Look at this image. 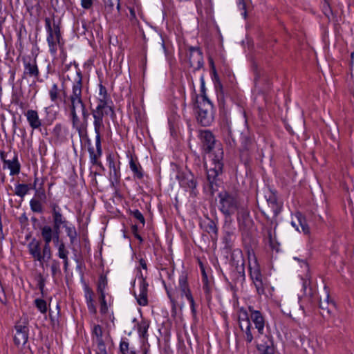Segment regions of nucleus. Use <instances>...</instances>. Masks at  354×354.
<instances>
[{"label": "nucleus", "mask_w": 354, "mask_h": 354, "mask_svg": "<svg viewBox=\"0 0 354 354\" xmlns=\"http://www.w3.org/2000/svg\"><path fill=\"white\" fill-rule=\"evenodd\" d=\"M48 93L53 102L56 103L59 98L62 99L64 105L69 111L73 127L80 133L83 124L78 114H82L84 123H86L89 116L82 100V77L81 73L77 72V78L73 83L72 90L69 94H67L64 90H60L57 84L52 85Z\"/></svg>", "instance_id": "1"}, {"label": "nucleus", "mask_w": 354, "mask_h": 354, "mask_svg": "<svg viewBox=\"0 0 354 354\" xmlns=\"http://www.w3.org/2000/svg\"><path fill=\"white\" fill-rule=\"evenodd\" d=\"M258 205L268 219H270V216L276 217L280 212L281 207L277 202L275 192L270 189L264 191L263 196H259Z\"/></svg>", "instance_id": "2"}, {"label": "nucleus", "mask_w": 354, "mask_h": 354, "mask_svg": "<svg viewBox=\"0 0 354 354\" xmlns=\"http://www.w3.org/2000/svg\"><path fill=\"white\" fill-rule=\"evenodd\" d=\"M167 294L174 306L178 305V299L179 297H183L185 296L190 303L192 314L194 315H196V309L195 301L189 288L187 277L185 274H182L179 277L178 285L176 288V290L172 292L167 291Z\"/></svg>", "instance_id": "3"}, {"label": "nucleus", "mask_w": 354, "mask_h": 354, "mask_svg": "<svg viewBox=\"0 0 354 354\" xmlns=\"http://www.w3.org/2000/svg\"><path fill=\"white\" fill-rule=\"evenodd\" d=\"M218 198L219 209L226 216H230L236 212L245 211L241 206L236 193L223 191L219 193Z\"/></svg>", "instance_id": "4"}, {"label": "nucleus", "mask_w": 354, "mask_h": 354, "mask_svg": "<svg viewBox=\"0 0 354 354\" xmlns=\"http://www.w3.org/2000/svg\"><path fill=\"white\" fill-rule=\"evenodd\" d=\"M197 120L203 126H209L214 120L213 105L207 96L196 97Z\"/></svg>", "instance_id": "5"}, {"label": "nucleus", "mask_w": 354, "mask_h": 354, "mask_svg": "<svg viewBox=\"0 0 354 354\" xmlns=\"http://www.w3.org/2000/svg\"><path fill=\"white\" fill-rule=\"evenodd\" d=\"M45 26L48 34L46 40L49 47V51L53 55H55L58 48H62L63 46L60 28L55 23L51 25L49 18H46Z\"/></svg>", "instance_id": "6"}, {"label": "nucleus", "mask_w": 354, "mask_h": 354, "mask_svg": "<svg viewBox=\"0 0 354 354\" xmlns=\"http://www.w3.org/2000/svg\"><path fill=\"white\" fill-rule=\"evenodd\" d=\"M223 150L218 148L214 153L211 154V156H213L212 160L214 167H207V178L212 189H213V184L216 181V177L222 171L223 163L221 162V160L223 158Z\"/></svg>", "instance_id": "7"}, {"label": "nucleus", "mask_w": 354, "mask_h": 354, "mask_svg": "<svg viewBox=\"0 0 354 354\" xmlns=\"http://www.w3.org/2000/svg\"><path fill=\"white\" fill-rule=\"evenodd\" d=\"M28 249L29 254L34 260L38 261L41 265L51 259L52 250H49V254H46L44 252V245L41 249V242L39 240L35 239H32L28 245Z\"/></svg>", "instance_id": "8"}, {"label": "nucleus", "mask_w": 354, "mask_h": 354, "mask_svg": "<svg viewBox=\"0 0 354 354\" xmlns=\"http://www.w3.org/2000/svg\"><path fill=\"white\" fill-rule=\"evenodd\" d=\"M41 235L44 241V252L46 254H49V250H51L50 243L53 241L57 244L59 241V233L58 230H55L54 227L49 225H44L41 227Z\"/></svg>", "instance_id": "9"}, {"label": "nucleus", "mask_w": 354, "mask_h": 354, "mask_svg": "<svg viewBox=\"0 0 354 354\" xmlns=\"http://www.w3.org/2000/svg\"><path fill=\"white\" fill-rule=\"evenodd\" d=\"M92 115L93 118V126L95 133V138H101V132L104 129L105 127L103 122L104 116L111 113L109 109L96 106L92 110Z\"/></svg>", "instance_id": "10"}, {"label": "nucleus", "mask_w": 354, "mask_h": 354, "mask_svg": "<svg viewBox=\"0 0 354 354\" xmlns=\"http://www.w3.org/2000/svg\"><path fill=\"white\" fill-rule=\"evenodd\" d=\"M15 328V344L18 347L24 346L28 339V328L27 324L26 323L19 322L16 324Z\"/></svg>", "instance_id": "11"}, {"label": "nucleus", "mask_w": 354, "mask_h": 354, "mask_svg": "<svg viewBox=\"0 0 354 354\" xmlns=\"http://www.w3.org/2000/svg\"><path fill=\"white\" fill-rule=\"evenodd\" d=\"M199 138L202 143L203 149L208 153H212L216 145V140L213 133L209 130L201 131Z\"/></svg>", "instance_id": "12"}, {"label": "nucleus", "mask_w": 354, "mask_h": 354, "mask_svg": "<svg viewBox=\"0 0 354 354\" xmlns=\"http://www.w3.org/2000/svg\"><path fill=\"white\" fill-rule=\"evenodd\" d=\"M256 343L258 351L262 354H273L274 348L272 342L267 335H257Z\"/></svg>", "instance_id": "13"}, {"label": "nucleus", "mask_w": 354, "mask_h": 354, "mask_svg": "<svg viewBox=\"0 0 354 354\" xmlns=\"http://www.w3.org/2000/svg\"><path fill=\"white\" fill-rule=\"evenodd\" d=\"M111 100L107 95V91L105 86L102 84L99 85V95L97 97V106H101V108H105L109 109L111 115L114 114L113 109L110 104Z\"/></svg>", "instance_id": "14"}, {"label": "nucleus", "mask_w": 354, "mask_h": 354, "mask_svg": "<svg viewBox=\"0 0 354 354\" xmlns=\"http://www.w3.org/2000/svg\"><path fill=\"white\" fill-rule=\"evenodd\" d=\"M147 286L148 284L143 279L142 274H141V277L140 279L139 293L138 295L135 293V297L137 299V301L138 304L140 306H147L148 304Z\"/></svg>", "instance_id": "15"}, {"label": "nucleus", "mask_w": 354, "mask_h": 354, "mask_svg": "<svg viewBox=\"0 0 354 354\" xmlns=\"http://www.w3.org/2000/svg\"><path fill=\"white\" fill-rule=\"evenodd\" d=\"M249 310L251 313V319L258 331L257 335H263L265 323L261 313L258 310H254L251 307H249Z\"/></svg>", "instance_id": "16"}, {"label": "nucleus", "mask_w": 354, "mask_h": 354, "mask_svg": "<svg viewBox=\"0 0 354 354\" xmlns=\"http://www.w3.org/2000/svg\"><path fill=\"white\" fill-rule=\"evenodd\" d=\"M291 225L299 232H301L299 228V227H301V232L306 235L310 234V227L306 223V218L301 213L295 214V220L291 221Z\"/></svg>", "instance_id": "17"}, {"label": "nucleus", "mask_w": 354, "mask_h": 354, "mask_svg": "<svg viewBox=\"0 0 354 354\" xmlns=\"http://www.w3.org/2000/svg\"><path fill=\"white\" fill-rule=\"evenodd\" d=\"M88 152L91 162L93 165H100L99 159L102 154L101 138H95V149L89 147Z\"/></svg>", "instance_id": "18"}, {"label": "nucleus", "mask_w": 354, "mask_h": 354, "mask_svg": "<svg viewBox=\"0 0 354 354\" xmlns=\"http://www.w3.org/2000/svg\"><path fill=\"white\" fill-rule=\"evenodd\" d=\"M189 59L192 66L196 68H200L203 66V59L200 50L197 48L191 49Z\"/></svg>", "instance_id": "19"}, {"label": "nucleus", "mask_w": 354, "mask_h": 354, "mask_svg": "<svg viewBox=\"0 0 354 354\" xmlns=\"http://www.w3.org/2000/svg\"><path fill=\"white\" fill-rule=\"evenodd\" d=\"M29 125L33 129H39L41 126V121L39 118L37 111L35 110H28L25 113Z\"/></svg>", "instance_id": "20"}, {"label": "nucleus", "mask_w": 354, "mask_h": 354, "mask_svg": "<svg viewBox=\"0 0 354 354\" xmlns=\"http://www.w3.org/2000/svg\"><path fill=\"white\" fill-rule=\"evenodd\" d=\"M333 306H334V304L331 300H330L329 292L326 286H324V294L322 296H320L319 299V307L322 310H326L328 313H330V307Z\"/></svg>", "instance_id": "21"}, {"label": "nucleus", "mask_w": 354, "mask_h": 354, "mask_svg": "<svg viewBox=\"0 0 354 354\" xmlns=\"http://www.w3.org/2000/svg\"><path fill=\"white\" fill-rule=\"evenodd\" d=\"M24 74L30 77H38L39 70L35 60L24 61Z\"/></svg>", "instance_id": "22"}, {"label": "nucleus", "mask_w": 354, "mask_h": 354, "mask_svg": "<svg viewBox=\"0 0 354 354\" xmlns=\"http://www.w3.org/2000/svg\"><path fill=\"white\" fill-rule=\"evenodd\" d=\"M202 225H203L204 230L207 233L211 234V237L212 239L217 238L218 228H217L216 223L213 220L207 218L206 220L203 221Z\"/></svg>", "instance_id": "23"}, {"label": "nucleus", "mask_w": 354, "mask_h": 354, "mask_svg": "<svg viewBox=\"0 0 354 354\" xmlns=\"http://www.w3.org/2000/svg\"><path fill=\"white\" fill-rule=\"evenodd\" d=\"M37 178L35 180L33 185L19 184L15 187V193L17 196L23 198L31 189H35Z\"/></svg>", "instance_id": "24"}, {"label": "nucleus", "mask_w": 354, "mask_h": 354, "mask_svg": "<svg viewBox=\"0 0 354 354\" xmlns=\"http://www.w3.org/2000/svg\"><path fill=\"white\" fill-rule=\"evenodd\" d=\"M53 227L55 229V230H58L60 232V227L62 226L64 227V225H67L66 221L65 220L62 214L59 212L56 211L55 209H53Z\"/></svg>", "instance_id": "25"}, {"label": "nucleus", "mask_w": 354, "mask_h": 354, "mask_svg": "<svg viewBox=\"0 0 354 354\" xmlns=\"http://www.w3.org/2000/svg\"><path fill=\"white\" fill-rule=\"evenodd\" d=\"M4 164L10 169V174L11 176H15L19 173L20 164L18 161V158H17V155H15L13 157L12 160H8Z\"/></svg>", "instance_id": "26"}, {"label": "nucleus", "mask_w": 354, "mask_h": 354, "mask_svg": "<svg viewBox=\"0 0 354 354\" xmlns=\"http://www.w3.org/2000/svg\"><path fill=\"white\" fill-rule=\"evenodd\" d=\"M249 270H250V277H251L252 281L263 279L261 273L260 272L259 267L257 265L256 261H254L253 265H252L250 263Z\"/></svg>", "instance_id": "27"}, {"label": "nucleus", "mask_w": 354, "mask_h": 354, "mask_svg": "<svg viewBox=\"0 0 354 354\" xmlns=\"http://www.w3.org/2000/svg\"><path fill=\"white\" fill-rule=\"evenodd\" d=\"M238 321L239 326L250 323L248 312L243 308H241L238 311Z\"/></svg>", "instance_id": "28"}, {"label": "nucleus", "mask_w": 354, "mask_h": 354, "mask_svg": "<svg viewBox=\"0 0 354 354\" xmlns=\"http://www.w3.org/2000/svg\"><path fill=\"white\" fill-rule=\"evenodd\" d=\"M149 327V322L146 320H142L138 326V333L140 337L147 339L148 335H147V330Z\"/></svg>", "instance_id": "29"}, {"label": "nucleus", "mask_w": 354, "mask_h": 354, "mask_svg": "<svg viewBox=\"0 0 354 354\" xmlns=\"http://www.w3.org/2000/svg\"><path fill=\"white\" fill-rule=\"evenodd\" d=\"M241 330L245 333V339L248 343H251L254 339L253 335L251 332V324H247V325H242L239 326Z\"/></svg>", "instance_id": "30"}, {"label": "nucleus", "mask_w": 354, "mask_h": 354, "mask_svg": "<svg viewBox=\"0 0 354 354\" xmlns=\"http://www.w3.org/2000/svg\"><path fill=\"white\" fill-rule=\"evenodd\" d=\"M67 236L70 239L71 244H73L77 240V232L74 226L73 225H64Z\"/></svg>", "instance_id": "31"}, {"label": "nucleus", "mask_w": 354, "mask_h": 354, "mask_svg": "<svg viewBox=\"0 0 354 354\" xmlns=\"http://www.w3.org/2000/svg\"><path fill=\"white\" fill-rule=\"evenodd\" d=\"M130 168L131 171L134 173V174L138 178H142L143 176V174L141 171V167L140 165L137 163L133 159H131L129 162Z\"/></svg>", "instance_id": "32"}, {"label": "nucleus", "mask_w": 354, "mask_h": 354, "mask_svg": "<svg viewBox=\"0 0 354 354\" xmlns=\"http://www.w3.org/2000/svg\"><path fill=\"white\" fill-rule=\"evenodd\" d=\"M107 286V279L104 276L101 275L97 283V292L100 295H105V289Z\"/></svg>", "instance_id": "33"}, {"label": "nucleus", "mask_w": 354, "mask_h": 354, "mask_svg": "<svg viewBox=\"0 0 354 354\" xmlns=\"http://www.w3.org/2000/svg\"><path fill=\"white\" fill-rule=\"evenodd\" d=\"M243 145H244L243 149L241 151V158H244L245 152L253 149V148L254 147V144L252 141V139L250 138H247V137H245L244 139Z\"/></svg>", "instance_id": "34"}, {"label": "nucleus", "mask_w": 354, "mask_h": 354, "mask_svg": "<svg viewBox=\"0 0 354 354\" xmlns=\"http://www.w3.org/2000/svg\"><path fill=\"white\" fill-rule=\"evenodd\" d=\"M30 208L32 212L41 213L43 211V207L41 202L35 198H32L30 201Z\"/></svg>", "instance_id": "35"}, {"label": "nucleus", "mask_w": 354, "mask_h": 354, "mask_svg": "<svg viewBox=\"0 0 354 354\" xmlns=\"http://www.w3.org/2000/svg\"><path fill=\"white\" fill-rule=\"evenodd\" d=\"M180 183L183 187H187L192 189L196 186V183L192 176L190 178L187 177V178L182 180Z\"/></svg>", "instance_id": "36"}, {"label": "nucleus", "mask_w": 354, "mask_h": 354, "mask_svg": "<svg viewBox=\"0 0 354 354\" xmlns=\"http://www.w3.org/2000/svg\"><path fill=\"white\" fill-rule=\"evenodd\" d=\"M35 304L41 313H46L47 311V304L45 300L42 299H36Z\"/></svg>", "instance_id": "37"}, {"label": "nucleus", "mask_w": 354, "mask_h": 354, "mask_svg": "<svg viewBox=\"0 0 354 354\" xmlns=\"http://www.w3.org/2000/svg\"><path fill=\"white\" fill-rule=\"evenodd\" d=\"M253 283L255 286L257 292L259 295L264 294L266 284L263 282V279L254 281Z\"/></svg>", "instance_id": "38"}, {"label": "nucleus", "mask_w": 354, "mask_h": 354, "mask_svg": "<svg viewBox=\"0 0 354 354\" xmlns=\"http://www.w3.org/2000/svg\"><path fill=\"white\" fill-rule=\"evenodd\" d=\"M52 275L55 277L60 273V264L59 262L55 259L53 260L50 265Z\"/></svg>", "instance_id": "39"}, {"label": "nucleus", "mask_w": 354, "mask_h": 354, "mask_svg": "<svg viewBox=\"0 0 354 354\" xmlns=\"http://www.w3.org/2000/svg\"><path fill=\"white\" fill-rule=\"evenodd\" d=\"M100 313L102 314H106L108 312V306L105 300V295H100Z\"/></svg>", "instance_id": "40"}, {"label": "nucleus", "mask_w": 354, "mask_h": 354, "mask_svg": "<svg viewBox=\"0 0 354 354\" xmlns=\"http://www.w3.org/2000/svg\"><path fill=\"white\" fill-rule=\"evenodd\" d=\"M68 252L65 249L64 243H61L58 247V257L60 259H66Z\"/></svg>", "instance_id": "41"}, {"label": "nucleus", "mask_w": 354, "mask_h": 354, "mask_svg": "<svg viewBox=\"0 0 354 354\" xmlns=\"http://www.w3.org/2000/svg\"><path fill=\"white\" fill-rule=\"evenodd\" d=\"M104 3L106 8H108L109 11L112 10L115 6L118 10L120 8L119 0H104Z\"/></svg>", "instance_id": "42"}, {"label": "nucleus", "mask_w": 354, "mask_h": 354, "mask_svg": "<svg viewBox=\"0 0 354 354\" xmlns=\"http://www.w3.org/2000/svg\"><path fill=\"white\" fill-rule=\"evenodd\" d=\"M93 335L95 336L96 341L102 339V329L100 325H95L93 326Z\"/></svg>", "instance_id": "43"}, {"label": "nucleus", "mask_w": 354, "mask_h": 354, "mask_svg": "<svg viewBox=\"0 0 354 354\" xmlns=\"http://www.w3.org/2000/svg\"><path fill=\"white\" fill-rule=\"evenodd\" d=\"M36 279L37 281V286H38L39 289L40 290L41 294H43L44 286H45V279L41 274H39L37 276Z\"/></svg>", "instance_id": "44"}, {"label": "nucleus", "mask_w": 354, "mask_h": 354, "mask_svg": "<svg viewBox=\"0 0 354 354\" xmlns=\"http://www.w3.org/2000/svg\"><path fill=\"white\" fill-rule=\"evenodd\" d=\"M97 344V354H107L106 346L102 339L96 341Z\"/></svg>", "instance_id": "45"}, {"label": "nucleus", "mask_w": 354, "mask_h": 354, "mask_svg": "<svg viewBox=\"0 0 354 354\" xmlns=\"http://www.w3.org/2000/svg\"><path fill=\"white\" fill-rule=\"evenodd\" d=\"M238 7L240 10L242 11L241 15L244 17V19L247 18V10H246V5L245 3L243 0H239L238 3Z\"/></svg>", "instance_id": "46"}, {"label": "nucleus", "mask_w": 354, "mask_h": 354, "mask_svg": "<svg viewBox=\"0 0 354 354\" xmlns=\"http://www.w3.org/2000/svg\"><path fill=\"white\" fill-rule=\"evenodd\" d=\"M94 0H81V6L85 10H90L93 8Z\"/></svg>", "instance_id": "47"}, {"label": "nucleus", "mask_w": 354, "mask_h": 354, "mask_svg": "<svg viewBox=\"0 0 354 354\" xmlns=\"http://www.w3.org/2000/svg\"><path fill=\"white\" fill-rule=\"evenodd\" d=\"M120 349L123 354H127L129 351V342L122 340L120 344Z\"/></svg>", "instance_id": "48"}, {"label": "nucleus", "mask_w": 354, "mask_h": 354, "mask_svg": "<svg viewBox=\"0 0 354 354\" xmlns=\"http://www.w3.org/2000/svg\"><path fill=\"white\" fill-rule=\"evenodd\" d=\"M109 167L111 169V171H110L111 176L113 177L115 179H118V172L115 167L114 162H110Z\"/></svg>", "instance_id": "49"}, {"label": "nucleus", "mask_w": 354, "mask_h": 354, "mask_svg": "<svg viewBox=\"0 0 354 354\" xmlns=\"http://www.w3.org/2000/svg\"><path fill=\"white\" fill-rule=\"evenodd\" d=\"M133 216L138 220L142 224H145V218L141 212L138 210H135L133 212Z\"/></svg>", "instance_id": "50"}, {"label": "nucleus", "mask_w": 354, "mask_h": 354, "mask_svg": "<svg viewBox=\"0 0 354 354\" xmlns=\"http://www.w3.org/2000/svg\"><path fill=\"white\" fill-rule=\"evenodd\" d=\"M130 15H129V19L133 25H135L137 24L138 20L136 16V12L133 10V9L130 8L129 10Z\"/></svg>", "instance_id": "51"}, {"label": "nucleus", "mask_w": 354, "mask_h": 354, "mask_svg": "<svg viewBox=\"0 0 354 354\" xmlns=\"http://www.w3.org/2000/svg\"><path fill=\"white\" fill-rule=\"evenodd\" d=\"M201 94L199 97L207 96L205 93V80L203 76L201 77Z\"/></svg>", "instance_id": "52"}, {"label": "nucleus", "mask_w": 354, "mask_h": 354, "mask_svg": "<svg viewBox=\"0 0 354 354\" xmlns=\"http://www.w3.org/2000/svg\"><path fill=\"white\" fill-rule=\"evenodd\" d=\"M88 309L90 313L95 314L96 313V308L94 305V301H88L87 303Z\"/></svg>", "instance_id": "53"}, {"label": "nucleus", "mask_w": 354, "mask_h": 354, "mask_svg": "<svg viewBox=\"0 0 354 354\" xmlns=\"http://www.w3.org/2000/svg\"><path fill=\"white\" fill-rule=\"evenodd\" d=\"M140 266L142 267V268L147 270V263L144 259H141L140 260Z\"/></svg>", "instance_id": "54"}, {"label": "nucleus", "mask_w": 354, "mask_h": 354, "mask_svg": "<svg viewBox=\"0 0 354 354\" xmlns=\"http://www.w3.org/2000/svg\"><path fill=\"white\" fill-rule=\"evenodd\" d=\"M0 157L1 159L3 160V163H5L7 161V160H6V154L4 151H1L0 152Z\"/></svg>", "instance_id": "55"}, {"label": "nucleus", "mask_w": 354, "mask_h": 354, "mask_svg": "<svg viewBox=\"0 0 354 354\" xmlns=\"http://www.w3.org/2000/svg\"><path fill=\"white\" fill-rule=\"evenodd\" d=\"M310 285V280L309 279L306 278V279L304 280V282H303V287L304 289H306L307 288L308 286Z\"/></svg>", "instance_id": "56"}, {"label": "nucleus", "mask_w": 354, "mask_h": 354, "mask_svg": "<svg viewBox=\"0 0 354 354\" xmlns=\"http://www.w3.org/2000/svg\"><path fill=\"white\" fill-rule=\"evenodd\" d=\"M86 302L88 303V301H93V296H92V292H89L88 295L86 296Z\"/></svg>", "instance_id": "57"}, {"label": "nucleus", "mask_w": 354, "mask_h": 354, "mask_svg": "<svg viewBox=\"0 0 354 354\" xmlns=\"http://www.w3.org/2000/svg\"><path fill=\"white\" fill-rule=\"evenodd\" d=\"M62 259L64 260V269L66 270L67 268H68V257H66V259Z\"/></svg>", "instance_id": "58"}, {"label": "nucleus", "mask_w": 354, "mask_h": 354, "mask_svg": "<svg viewBox=\"0 0 354 354\" xmlns=\"http://www.w3.org/2000/svg\"><path fill=\"white\" fill-rule=\"evenodd\" d=\"M50 1H51L52 5L54 6V5L58 4L59 0H50Z\"/></svg>", "instance_id": "59"}, {"label": "nucleus", "mask_w": 354, "mask_h": 354, "mask_svg": "<svg viewBox=\"0 0 354 354\" xmlns=\"http://www.w3.org/2000/svg\"><path fill=\"white\" fill-rule=\"evenodd\" d=\"M61 129V125H57L55 128V130L57 131V130H60Z\"/></svg>", "instance_id": "60"}, {"label": "nucleus", "mask_w": 354, "mask_h": 354, "mask_svg": "<svg viewBox=\"0 0 354 354\" xmlns=\"http://www.w3.org/2000/svg\"><path fill=\"white\" fill-rule=\"evenodd\" d=\"M351 62H354V52L351 53Z\"/></svg>", "instance_id": "61"}, {"label": "nucleus", "mask_w": 354, "mask_h": 354, "mask_svg": "<svg viewBox=\"0 0 354 354\" xmlns=\"http://www.w3.org/2000/svg\"><path fill=\"white\" fill-rule=\"evenodd\" d=\"M304 264H305L306 267L308 268V265L306 263H304Z\"/></svg>", "instance_id": "62"}]
</instances>
